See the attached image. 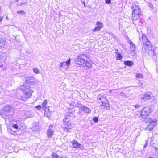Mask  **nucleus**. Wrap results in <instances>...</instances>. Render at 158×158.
I'll use <instances>...</instances> for the list:
<instances>
[{"mask_svg":"<svg viewBox=\"0 0 158 158\" xmlns=\"http://www.w3.org/2000/svg\"><path fill=\"white\" fill-rule=\"evenodd\" d=\"M20 88L23 93L24 94L22 98L23 100L25 101L31 96L32 93L31 87L29 86H26V84L21 86Z\"/></svg>","mask_w":158,"mask_h":158,"instance_id":"f257e3e1","label":"nucleus"},{"mask_svg":"<svg viewBox=\"0 0 158 158\" xmlns=\"http://www.w3.org/2000/svg\"><path fill=\"white\" fill-rule=\"evenodd\" d=\"M143 44L144 46L142 48V51L143 55L146 56L149 55V51L153 52V53H152V55H155L154 48L151 45L149 42H148L146 44Z\"/></svg>","mask_w":158,"mask_h":158,"instance_id":"f03ea898","label":"nucleus"},{"mask_svg":"<svg viewBox=\"0 0 158 158\" xmlns=\"http://www.w3.org/2000/svg\"><path fill=\"white\" fill-rule=\"evenodd\" d=\"M97 99L99 100V102H101V106L104 107H108L109 106V102L108 100L106 99L105 96H99L97 97Z\"/></svg>","mask_w":158,"mask_h":158,"instance_id":"7ed1b4c3","label":"nucleus"},{"mask_svg":"<svg viewBox=\"0 0 158 158\" xmlns=\"http://www.w3.org/2000/svg\"><path fill=\"white\" fill-rule=\"evenodd\" d=\"M14 112V109L11 106H7L4 109V113L6 116H9Z\"/></svg>","mask_w":158,"mask_h":158,"instance_id":"20e7f679","label":"nucleus"},{"mask_svg":"<svg viewBox=\"0 0 158 158\" xmlns=\"http://www.w3.org/2000/svg\"><path fill=\"white\" fill-rule=\"evenodd\" d=\"M86 57L84 56H80L77 57L75 60V62L77 64L83 65L85 62V59Z\"/></svg>","mask_w":158,"mask_h":158,"instance_id":"39448f33","label":"nucleus"},{"mask_svg":"<svg viewBox=\"0 0 158 158\" xmlns=\"http://www.w3.org/2000/svg\"><path fill=\"white\" fill-rule=\"evenodd\" d=\"M132 9L133 10L132 15L133 19L137 20L138 17V6L136 5L133 6Z\"/></svg>","mask_w":158,"mask_h":158,"instance_id":"423d86ee","label":"nucleus"},{"mask_svg":"<svg viewBox=\"0 0 158 158\" xmlns=\"http://www.w3.org/2000/svg\"><path fill=\"white\" fill-rule=\"evenodd\" d=\"M151 113V110L148 108H143L141 111V114L142 118H144L148 115Z\"/></svg>","mask_w":158,"mask_h":158,"instance_id":"0eeeda50","label":"nucleus"},{"mask_svg":"<svg viewBox=\"0 0 158 158\" xmlns=\"http://www.w3.org/2000/svg\"><path fill=\"white\" fill-rule=\"evenodd\" d=\"M71 143L72 148H79L82 150L84 148V147L81 144L78 143L77 140H74L71 141Z\"/></svg>","mask_w":158,"mask_h":158,"instance_id":"6e6552de","label":"nucleus"},{"mask_svg":"<svg viewBox=\"0 0 158 158\" xmlns=\"http://www.w3.org/2000/svg\"><path fill=\"white\" fill-rule=\"evenodd\" d=\"M52 125H50L47 131V136L49 138H51L54 134V131L52 129Z\"/></svg>","mask_w":158,"mask_h":158,"instance_id":"1a4fd4ad","label":"nucleus"},{"mask_svg":"<svg viewBox=\"0 0 158 158\" xmlns=\"http://www.w3.org/2000/svg\"><path fill=\"white\" fill-rule=\"evenodd\" d=\"M63 124L66 127H69L71 125V123L70 120L69 116H65L63 120Z\"/></svg>","mask_w":158,"mask_h":158,"instance_id":"9d476101","label":"nucleus"},{"mask_svg":"<svg viewBox=\"0 0 158 158\" xmlns=\"http://www.w3.org/2000/svg\"><path fill=\"white\" fill-rule=\"evenodd\" d=\"M97 27L93 29V32H96L99 31L101 28H102L103 24L100 22H97L96 23Z\"/></svg>","mask_w":158,"mask_h":158,"instance_id":"9b49d317","label":"nucleus"},{"mask_svg":"<svg viewBox=\"0 0 158 158\" xmlns=\"http://www.w3.org/2000/svg\"><path fill=\"white\" fill-rule=\"evenodd\" d=\"M141 100L142 102H145L146 100L149 99L151 98V96L148 94H146L141 97Z\"/></svg>","mask_w":158,"mask_h":158,"instance_id":"f8f14e48","label":"nucleus"},{"mask_svg":"<svg viewBox=\"0 0 158 158\" xmlns=\"http://www.w3.org/2000/svg\"><path fill=\"white\" fill-rule=\"evenodd\" d=\"M144 118H145V121L146 123H156V120L155 119H151L149 118H147L146 116Z\"/></svg>","mask_w":158,"mask_h":158,"instance_id":"ddd939ff","label":"nucleus"},{"mask_svg":"<svg viewBox=\"0 0 158 158\" xmlns=\"http://www.w3.org/2000/svg\"><path fill=\"white\" fill-rule=\"evenodd\" d=\"M156 123H149L146 127V129L147 130H148L149 131H152L154 128V126L155 125Z\"/></svg>","mask_w":158,"mask_h":158,"instance_id":"4468645a","label":"nucleus"},{"mask_svg":"<svg viewBox=\"0 0 158 158\" xmlns=\"http://www.w3.org/2000/svg\"><path fill=\"white\" fill-rule=\"evenodd\" d=\"M26 83H30V85H33L35 82L34 79L33 77L28 78L26 80Z\"/></svg>","mask_w":158,"mask_h":158,"instance_id":"2eb2a0df","label":"nucleus"},{"mask_svg":"<svg viewBox=\"0 0 158 158\" xmlns=\"http://www.w3.org/2000/svg\"><path fill=\"white\" fill-rule=\"evenodd\" d=\"M24 113L25 116L27 118H30L32 116L31 112V111L26 110L24 111Z\"/></svg>","mask_w":158,"mask_h":158,"instance_id":"dca6fc26","label":"nucleus"},{"mask_svg":"<svg viewBox=\"0 0 158 158\" xmlns=\"http://www.w3.org/2000/svg\"><path fill=\"white\" fill-rule=\"evenodd\" d=\"M142 41L143 44H146L148 42H149L145 35L143 34L142 37Z\"/></svg>","mask_w":158,"mask_h":158,"instance_id":"f3484780","label":"nucleus"},{"mask_svg":"<svg viewBox=\"0 0 158 158\" xmlns=\"http://www.w3.org/2000/svg\"><path fill=\"white\" fill-rule=\"evenodd\" d=\"M91 64V62L85 60V62L84 64H83V66L84 67L89 68L92 66Z\"/></svg>","mask_w":158,"mask_h":158,"instance_id":"a211bd4d","label":"nucleus"},{"mask_svg":"<svg viewBox=\"0 0 158 158\" xmlns=\"http://www.w3.org/2000/svg\"><path fill=\"white\" fill-rule=\"evenodd\" d=\"M82 111L85 113H90L91 112V110L90 109L85 106L83 107Z\"/></svg>","mask_w":158,"mask_h":158,"instance_id":"6ab92c4d","label":"nucleus"},{"mask_svg":"<svg viewBox=\"0 0 158 158\" xmlns=\"http://www.w3.org/2000/svg\"><path fill=\"white\" fill-rule=\"evenodd\" d=\"M51 112L49 110V108H46L45 110L44 114L47 117H49L50 115Z\"/></svg>","mask_w":158,"mask_h":158,"instance_id":"aec40b11","label":"nucleus"},{"mask_svg":"<svg viewBox=\"0 0 158 158\" xmlns=\"http://www.w3.org/2000/svg\"><path fill=\"white\" fill-rule=\"evenodd\" d=\"M130 49L133 52H134L135 50V45L131 41H130Z\"/></svg>","mask_w":158,"mask_h":158,"instance_id":"412c9836","label":"nucleus"},{"mask_svg":"<svg viewBox=\"0 0 158 158\" xmlns=\"http://www.w3.org/2000/svg\"><path fill=\"white\" fill-rule=\"evenodd\" d=\"M124 64L128 66H131L133 64V63L132 61H126L124 62Z\"/></svg>","mask_w":158,"mask_h":158,"instance_id":"4be33fe9","label":"nucleus"},{"mask_svg":"<svg viewBox=\"0 0 158 158\" xmlns=\"http://www.w3.org/2000/svg\"><path fill=\"white\" fill-rule=\"evenodd\" d=\"M6 44L5 40L2 39H0V47H3Z\"/></svg>","mask_w":158,"mask_h":158,"instance_id":"5701e85b","label":"nucleus"},{"mask_svg":"<svg viewBox=\"0 0 158 158\" xmlns=\"http://www.w3.org/2000/svg\"><path fill=\"white\" fill-rule=\"evenodd\" d=\"M33 70L34 72L36 74H39L40 73L39 70L36 68H33Z\"/></svg>","mask_w":158,"mask_h":158,"instance_id":"b1692460","label":"nucleus"},{"mask_svg":"<svg viewBox=\"0 0 158 158\" xmlns=\"http://www.w3.org/2000/svg\"><path fill=\"white\" fill-rule=\"evenodd\" d=\"M52 158H59V156L56 153H53L52 155Z\"/></svg>","mask_w":158,"mask_h":158,"instance_id":"393cba45","label":"nucleus"},{"mask_svg":"<svg viewBox=\"0 0 158 158\" xmlns=\"http://www.w3.org/2000/svg\"><path fill=\"white\" fill-rule=\"evenodd\" d=\"M47 104V100H45L43 102L42 104V106L43 107V108H44L46 106Z\"/></svg>","mask_w":158,"mask_h":158,"instance_id":"a878e982","label":"nucleus"},{"mask_svg":"<svg viewBox=\"0 0 158 158\" xmlns=\"http://www.w3.org/2000/svg\"><path fill=\"white\" fill-rule=\"evenodd\" d=\"M6 72L4 70L0 72V75L2 77L5 76L6 75Z\"/></svg>","mask_w":158,"mask_h":158,"instance_id":"bb28decb","label":"nucleus"},{"mask_svg":"<svg viewBox=\"0 0 158 158\" xmlns=\"http://www.w3.org/2000/svg\"><path fill=\"white\" fill-rule=\"evenodd\" d=\"M70 58H69L67 61L66 62H64V64L66 65L67 66H69L70 65Z\"/></svg>","mask_w":158,"mask_h":158,"instance_id":"cd10ccee","label":"nucleus"},{"mask_svg":"<svg viewBox=\"0 0 158 158\" xmlns=\"http://www.w3.org/2000/svg\"><path fill=\"white\" fill-rule=\"evenodd\" d=\"M17 13L18 14H21L22 15H24L25 14V12L23 10L17 11Z\"/></svg>","mask_w":158,"mask_h":158,"instance_id":"c85d7f7f","label":"nucleus"},{"mask_svg":"<svg viewBox=\"0 0 158 158\" xmlns=\"http://www.w3.org/2000/svg\"><path fill=\"white\" fill-rule=\"evenodd\" d=\"M116 57L117 60H120L122 58V57L120 54H118L117 56Z\"/></svg>","mask_w":158,"mask_h":158,"instance_id":"c756f323","label":"nucleus"},{"mask_svg":"<svg viewBox=\"0 0 158 158\" xmlns=\"http://www.w3.org/2000/svg\"><path fill=\"white\" fill-rule=\"evenodd\" d=\"M77 107L79 108L80 109H81L82 110V108H83V106L82 105L80 104H77Z\"/></svg>","mask_w":158,"mask_h":158,"instance_id":"7c9ffc66","label":"nucleus"},{"mask_svg":"<svg viewBox=\"0 0 158 158\" xmlns=\"http://www.w3.org/2000/svg\"><path fill=\"white\" fill-rule=\"evenodd\" d=\"M93 120L94 122H97L98 121V118L97 117H94L93 118Z\"/></svg>","mask_w":158,"mask_h":158,"instance_id":"2f4dec72","label":"nucleus"},{"mask_svg":"<svg viewBox=\"0 0 158 158\" xmlns=\"http://www.w3.org/2000/svg\"><path fill=\"white\" fill-rule=\"evenodd\" d=\"M12 127L16 129H18V126L16 124H14L12 125Z\"/></svg>","mask_w":158,"mask_h":158,"instance_id":"473e14b6","label":"nucleus"},{"mask_svg":"<svg viewBox=\"0 0 158 158\" xmlns=\"http://www.w3.org/2000/svg\"><path fill=\"white\" fill-rule=\"evenodd\" d=\"M36 108L38 110H39L41 108H43V107L41 106V105H38L36 107Z\"/></svg>","mask_w":158,"mask_h":158,"instance_id":"72a5a7b5","label":"nucleus"},{"mask_svg":"<svg viewBox=\"0 0 158 158\" xmlns=\"http://www.w3.org/2000/svg\"><path fill=\"white\" fill-rule=\"evenodd\" d=\"M105 2L107 4H110L111 3V0H105Z\"/></svg>","mask_w":158,"mask_h":158,"instance_id":"f704fd0d","label":"nucleus"},{"mask_svg":"<svg viewBox=\"0 0 158 158\" xmlns=\"http://www.w3.org/2000/svg\"><path fill=\"white\" fill-rule=\"evenodd\" d=\"M64 64V62H62L60 63V64L59 65V66L60 67V68L62 67L63 66V65Z\"/></svg>","mask_w":158,"mask_h":158,"instance_id":"c9c22d12","label":"nucleus"},{"mask_svg":"<svg viewBox=\"0 0 158 158\" xmlns=\"http://www.w3.org/2000/svg\"><path fill=\"white\" fill-rule=\"evenodd\" d=\"M143 77V76L139 73V78H142Z\"/></svg>","mask_w":158,"mask_h":158,"instance_id":"e433bc0d","label":"nucleus"},{"mask_svg":"<svg viewBox=\"0 0 158 158\" xmlns=\"http://www.w3.org/2000/svg\"><path fill=\"white\" fill-rule=\"evenodd\" d=\"M148 5L149 6L151 7V8H153V5L152 4L149 3L148 4Z\"/></svg>","mask_w":158,"mask_h":158,"instance_id":"4c0bfd02","label":"nucleus"},{"mask_svg":"<svg viewBox=\"0 0 158 158\" xmlns=\"http://www.w3.org/2000/svg\"><path fill=\"white\" fill-rule=\"evenodd\" d=\"M3 17L2 16H0V22L3 20Z\"/></svg>","mask_w":158,"mask_h":158,"instance_id":"58836bf2","label":"nucleus"},{"mask_svg":"<svg viewBox=\"0 0 158 158\" xmlns=\"http://www.w3.org/2000/svg\"><path fill=\"white\" fill-rule=\"evenodd\" d=\"M116 51H117L115 52L117 54V55L118 54H119V52L118 50V49L116 50Z\"/></svg>","mask_w":158,"mask_h":158,"instance_id":"ea45409f","label":"nucleus"},{"mask_svg":"<svg viewBox=\"0 0 158 158\" xmlns=\"http://www.w3.org/2000/svg\"><path fill=\"white\" fill-rule=\"evenodd\" d=\"M155 150L156 151V152H157V153H158V148H156L155 149Z\"/></svg>","mask_w":158,"mask_h":158,"instance_id":"a19ab883","label":"nucleus"},{"mask_svg":"<svg viewBox=\"0 0 158 158\" xmlns=\"http://www.w3.org/2000/svg\"><path fill=\"white\" fill-rule=\"evenodd\" d=\"M139 84H140V87H141V86L143 85V83L140 82H139Z\"/></svg>","mask_w":158,"mask_h":158,"instance_id":"79ce46f5","label":"nucleus"},{"mask_svg":"<svg viewBox=\"0 0 158 158\" xmlns=\"http://www.w3.org/2000/svg\"><path fill=\"white\" fill-rule=\"evenodd\" d=\"M124 93L123 92H121L120 93V95L121 96H123Z\"/></svg>","mask_w":158,"mask_h":158,"instance_id":"37998d69","label":"nucleus"},{"mask_svg":"<svg viewBox=\"0 0 158 158\" xmlns=\"http://www.w3.org/2000/svg\"><path fill=\"white\" fill-rule=\"evenodd\" d=\"M152 147H153V148H155V149H156V146H155V145H153V146H152Z\"/></svg>","mask_w":158,"mask_h":158,"instance_id":"c03bdc74","label":"nucleus"},{"mask_svg":"<svg viewBox=\"0 0 158 158\" xmlns=\"http://www.w3.org/2000/svg\"><path fill=\"white\" fill-rule=\"evenodd\" d=\"M154 137H152L151 138V140H154Z\"/></svg>","mask_w":158,"mask_h":158,"instance_id":"a18cd8bd","label":"nucleus"},{"mask_svg":"<svg viewBox=\"0 0 158 158\" xmlns=\"http://www.w3.org/2000/svg\"><path fill=\"white\" fill-rule=\"evenodd\" d=\"M141 153H142L143 154H144V151H142L141 152Z\"/></svg>","mask_w":158,"mask_h":158,"instance_id":"49530a36","label":"nucleus"},{"mask_svg":"<svg viewBox=\"0 0 158 158\" xmlns=\"http://www.w3.org/2000/svg\"><path fill=\"white\" fill-rule=\"evenodd\" d=\"M83 2V4H84V5L85 6V3L84 2Z\"/></svg>","mask_w":158,"mask_h":158,"instance_id":"de8ad7c7","label":"nucleus"},{"mask_svg":"<svg viewBox=\"0 0 158 158\" xmlns=\"http://www.w3.org/2000/svg\"><path fill=\"white\" fill-rule=\"evenodd\" d=\"M83 2V4H84V5L85 6V3L84 2Z\"/></svg>","mask_w":158,"mask_h":158,"instance_id":"09e8293b","label":"nucleus"},{"mask_svg":"<svg viewBox=\"0 0 158 158\" xmlns=\"http://www.w3.org/2000/svg\"><path fill=\"white\" fill-rule=\"evenodd\" d=\"M65 65H66L65 64H64V65H63V66H65Z\"/></svg>","mask_w":158,"mask_h":158,"instance_id":"8fccbe9b","label":"nucleus"},{"mask_svg":"<svg viewBox=\"0 0 158 158\" xmlns=\"http://www.w3.org/2000/svg\"><path fill=\"white\" fill-rule=\"evenodd\" d=\"M146 147V145H145L144 146V148H145V147Z\"/></svg>","mask_w":158,"mask_h":158,"instance_id":"3c124183","label":"nucleus"},{"mask_svg":"<svg viewBox=\"0 0 158 158\" xmlns=\"http://www.w3.org/2000/svg\"><path fill=\"white\" fill-rule=\"evenodd\" d=\"M137 77H138V75L137 74H136Z\"/></svg>","mask_w":158,"mask_h":158,"instance_id":"603ef678","label":"nucleus"},{"mask_svg":"<svg viewBox=\"0 0 158 158\" xmlns=\"http://www.w3.org/2000/svg\"><path fill=\"white\" fill-rule=\"evenodd\" d=\"M15 40H16V37H15Z\"/></svg>","mask_w":158,"mask_h":158,"instance_id":"864d4df0","label":"nucleus"},{"mask_svg":"<svg viewBox=\"0 0 158 158\" xmlns=\"http://www.w3.org/2000/svg\"><path fill=\"white\" fill-rule=\"evenodd\" d=\"M66 130H67V128H66Z\"/></svg>","mask_w":158,"mask_h":158,"instance_id":"5fc2aeb1","label":"nucleus"},{"mask_svg":"<svg viewBox=\"0 0 158 158\" xmlns=\"http://www.w3.org/2000/svg\"><path fill=\"white\" fill-rule=\"evenodd\" d=\"M150 144H151H151H152V143H151Z\"/></svg>","mask_w":158,"mask_h":158,"instance_id":"6e6d98bb","label":"nucleus"},{"mask_svg":"<svg viewBox=\"0 0 158 158\" xmlns=\"http://www.w3.org/2000/svg\"><path fill=\"white\" fill-rule=\"evenodd\" d=\"M153 158L152 157H150V158Z\"/></svg>","mask_w":158,"mask_h":158,"instance_id":"4d7b16f0","label":"nucleus"}]
</instances>
